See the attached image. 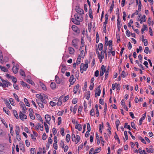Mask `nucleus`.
Returning <instances> with one entry per match:
<instances>
[{
    "label": "nucleus",
    "mask_w": 154,
    "mask_h": 154,
    "mask_svg": "<svg viewBox=\"0 0 154 154\" xmlns=\"http://www.w3.org/2000/svg\"><path fill=\"white\" fill-rule=\"evenodd\" d=\"M72 139L73 141L75 142V144H77L80 141V137L79 135H77L75 136L74 134H72Z\"/></svg>",
    "instance_id": "f257e3e1"
},
{
    "label": "nucleus",
    "mask_w": 154,
    "mask_h": 154,
    "mask_svg": "<svg viewBox=\"0 0 154 154\" xmlns=\"http://www.w3.org/2000/svg\"><path fill=\"white\" fill-rule=\"evenodd\" d=\"M96 54H97L98 58L99 59L100 62L101 63L102 62L103 59L104 57V53L103 51H102L100 53L98 50L96 51Z\"/></svg>",
    "instance_id": "f03ea898"
},
{
    "label": "nucleus",
    "mask_w": 154,
    "mask_h": 154,
    "mask_svg": "<svg viewBox=\"0 0 154 154\" xmlns=\"http://www.w3.org/2000/svg\"><path fill=\"white\" fill-rule=\"evenodd\" d=\"M79 42V40L78 39H74L72 40V45L75 48L78 49L79 48L78 43Z\"/></svg>",
    "instance_id": "7ed1b4c3"
},
{
    "label": "nucleus",
    "mask_w": 154,
    "mask_h": 154,
    "mask_svg": "<svg viewBox=\"0 0 154 154\" xmlns=\"http://www.w3.org/2000/svg\"><path fill=\"white\" fill-rule=\"evenodd\" d=\"M88 67V61L86 60L85 63H82L81 64L80 68L84 69L85 71Z\"/></svg>",
    "instance_id": "20e7f679"
},
{
    "label": "nucleus",
    "mask_w": 154,
    "mask_h": 154,
    "mask_svg": "<svg viewBox=\"0 0 154 154\" xmlns=\"http://www.w3.org/2000/svg\"><path fill=\"white\" fill-rule=\"evenodd\" d=\"M71 28L73 31L76 34H79L80 32V31L79 28L75 25L72 26Z\"/></svg>",
    "instance_id": "39448f33"
},
{
    "label": "nucleus",
    "mask_w": 154,
    "mask_h": 154,
    "mask_svg": "<svg viewBox=\"0 0 154 154\" xmlns=\"http://www.w3.org/2000/svg\"><path fill=\"white\" fill-rule=\"evenodd\" d=\"M2 80L3 83L2 86L3 88L8 87V85L10 86L11 85V83L8 81H6L4 79H2Z\"/></svg>",
    "instance_id": "423d86ee"
},
{
    "label": "nucleus",
    "mask_w": 154,
    "mask_h": 154,
    "mask_svg": "<svg viewBox=\"0 0 154 154\" xmlns=\"http://www.w3.org/2000/svg\"><path fill=\"white\" fill-rule=\"evenodd\" d=\"M100 86L99 85L96 88L95 91V97H97L98 96H99L100 95L101 90L100 89Z\"/></svg>",
    "instance_id": "0eeeda50"
},
{
    "label": "nucleus",
    "mask_w": 154,
    "mask_h": 154,
    "mask_svg": "<svg viewBox=\"0 0 154 154\" xmlns=\"http://www.w3.org/2000/svg\"><path fill=\"white\" fill-rule=\"evenodd\" d=\"M19 116L20 119L22 121H23L24 119H26L27 117V116L21 112H20Z\"/></svg>",
    "instance_id": "6e6552de"
},
{
    "label": "nucleus",
    "mask_w": 154,
    "mask_h": 154,
    "mask_svg": "<svg viewBox=\"0 0 154 154\" xmlns=\"http://www.w3.org/2000/svg\"><path fill=\"white\" fill-rule=\"evenodd\" d=\"M19 69L18 65H14L13 67L12 70L14 74H16L18 72V70Z\"/></svg>",
    "instance_id": "1a4fd4ad"
},
{
    "label": "nucleus",
    "mask_w": 154,
    "mask_h": 154,
    "mask_svg": "<svg viewBox=\"0 0 154 154\" xmlns=\"http://www.w3.org/2000/svg\"><path fill=\"white\" fill-rule=\"evenodd\" d=\"M20 106L22 108V111L23 113L25 112V111L27 110V108L26 107L24 104L23 102L20 103Z\"/></svg>",
    "instance_id": "9d476101"
},
{
    "label": "nucleus",
    "mask_w": 154,
    "mask_h": 154,
    "mask_svg": "<svg viewBox=\"0 0 154 154\" xmlns=\"http://www.w3.org/2000/svg\"><path fill=\"white\" fill-rule=\"evenodd\" d=\"M72 20L74 24L77 25H79L80 24V22L82 21V20H78L75 19L74 18H72Z\"/></svg>",
    "instance_id": "9b49d317"
},
{
    "label": "nucleus",
    "mask_w": 154,
    "mask_h": 154,
    "mask_svg": "<svg viewBox=\"0 0 154 154\" xmlns=\"http://www.w3.org/2000/svg\"><path fill=\"white\" fill-rule=\"evenodd\" d=\"M76 11L79 14L82 15L84 14V11L82 9L78 8L76 9Z\"/></svg>",
    "instance_id": "f8f14e48"
},
{
    "label": "nucleus",
    "mask_w": 154,
    "mask_h": 154,
    "mask_svg": "<svg viewBox=\"0 0 154 154\" xmlns=\"http://www.w3.org/2000/svg\"><path fill=\"white\" fill-rule=\"evenodd\" d=\"M146 116V113L142 115V116L141 117V118L140 119L139 122V125H141L142 124V121L144 120Z\"/></svg>",
    "instance_id": "ddd939ff"
},
{
    "label": "nucleus",
    "mask_w": 154,
    "mask_h": 154,
    "mask_svg": "<svg viewBox=\"0 0 154 154\" xmlns=\"http://www.w3.org/2000/svg\"><path fill=\"white\" fill-rule=\"evenodd\" d=\"M45 118L46 122L49 124V122L51 120V116L48 115H46L45 116Z\"/></svg>",
    "instance_id": "4468645a"
},
{
    "label": "nucleus",
    "mask_w": 154,
    "mask_h": 154,
    "mask_svg": "<svg viewBox=\"0 0 154 154\" xmlns=\"http://www.w3.org/2000/svg\"><path fill=\"white\" fill-rule=\"evenodd\" d=\"M69 81L71 83H72V84H73L75 82V79L74 78L73 75H71Z\"/></svg>",
    "instance_id": "2eb2a0df"
},
{
    "label": "nucleus",
    "mask_w": 154,
    "mask_h": 154,
    "mask_svg": "<svg viewBox=\"0 0 154 154\" xmlns=\"http://www.w3.org/2000/svg\"><path fill=\"white\" fill-rule=\"evenodd\" d=\"M4 101L6 106L10 109H11L12 107L11 106L9 102L7 100H5Z\"/></svg>",
    "instance_id": "dca6fc26"
},
{
    "label": "nucleus",
    "mask_w": 154,
    "mask_h": 154,
    "mask_svg": "<svg viewBox=\"0 0 154 154\" xmlns=\"http://www.w3.org/2000/svg\"><path fill=\"white\" fill-rule=\"evenodd\" d=\"M75 128L80 131L82 130V128L81 124H77L75 125Z\"/></svg>",
    "instance_id": "f3484780"
},
{
    "label": "nucleus",
    "mask_w": 154,
    "mask_h": 154,
    "mask_svg": "<svg viewBox=\"0 0 154 154\" xmlns=\"http://www.w3.org/2000/svg\"><path fill=\"white\" fill-rule=\"evenodd\" d=\"M79 85H76L74 88L73 90V92L75 94H76L79 90Z\"/></svg>",
    "instance_id": "a211bd4d"
},
{
    "label": "nucleus",
    "mask_w": 154,
    "mask_h": 154,
    "mask_svg": "<svg viewBox=\"0 0 154 154\" xmlns=\"http://www.w3.org/2000/svg\"><path fill=\"white\" fill-rule=\"evenodd\" d=\"M35 115L37 119L40 120L42 123H43V122L41 116L39 114L37 113H35Z\"/></svg>",
    "instance_id": "6ab92c4d"
},
{
    "label": "nucleus",
    "mask_w": 154,
    "mask_h": 154,
    "mask_svg": "<svg viewBox=\"0 0 154 154\" xmlns=\"http://www.w3.org/2000/svg\"><path fill=\"white\" fill-rule=\"evenodd\" d=\"M37 102L39 107L41 108H43L44 107V106L41 100L39 101V100H38L37 101Z\"/></svg>",
    "instance_id": "aec40b11"
},
{
    "label": "nucleus",
    "mask_w": 154,
    "mask_h": 154,
    "mask_svg": "<svg viewBox=\"0 0 154 154\" xmlns=\"http://www.w3.org/2000/svg\"><path fill=\"white\" fill-rule=\"evenodd\" d=\"M55 80L57 84H59L60 83V79L57 75H56L55 76Z\"/></svg>",
    "instance_id": "412c9836"
},
{
    "label": "nucleus",
    "mask_w": 154,
    "mask_h": 154,
    "mask_svg": "<svg viewBox=\"0 0 154 154\" xmlns=\"http://www.w3.org/2000/svg\"><path fill=\"white\" fill-rule=\"evenodd\" d=\"M109 67H108V68L104 72L105 73V80H106L108 77L109 75Z\"/></svg>",
    "instance_id": "4be33fe9"
},
{
    "label": "nucleus",
    "mask_w": 154,
    "mask_h": 154,
    "mask_svg": "<svg viewBox=\"0 0 154 154\" xmlns=\"http://www.w3.org/2000/svg\"><path fill=\"white\" fill-rule=\"evenodd\" d=\"M50 86L51 89H54L56 87V85L54 82H52Z\"/></svg>",
    "instance_id": "5701e85b"
},
{
    "label": "nucleus",
    "mask_w": 154,
    "mask_h": 154,
    "mask_svg": "<svg viewBox=\"0 0 154 154\" xmlns=\"http://www.w3.org/2000/svg\"><path fill=\"white\" fill-rule=\"evenodd\" d=\"M16 130L15 131V132L16 133V135H18L19 134V133L20 131V128L19 126H16Z\"/></svg>",
    "instance_id": "b1692460"
},
{
    "label": "nucleus",
    "mask_w": 154,
    "mask_h": 154,
    "mask_svg": "<svg viewBox=\"0 0 154 154\" xmlns=\"http://www.w3.org/2000/svg\"><path fill=\"white\" fill-rule=\"evenodd\" d=\"M10 130V133L12 135H13L14 133L13 126L11 124H9Z\"/></svg>",
    "instance_id": "393cba45"
},
{
    "label": "nucleus",
    "mask_w": 154,
    "mask_h": 154,
    "mask_svg": "<svg viewBox=\"0 0 154 154\" xmlns=\"http://www.w3.org/2000/svg\"><path fill=\"white\" fill-rule=\"evenodd\" d=\"M69 53L70 54H73L74 52V48L71 47H69L68 48Z\"/></svg>",
    "instance_id": "a878e982"
},
{
    "label": "nucleus",
    "mask_w": 154,
    "mask_h": 154,
    "mask_svg": "<svg viewBox=\"0 0 154 154\" xmlns=\"http://www.w3.org/2000/svg\"><path fill=\"white\" fill-rule=\"evenodd\" d=\"M48 96L42 93L41 100H46L48 99Z\"/></svg>",
    "instance_id": "bb28decb"
},
{
    "label": "nucleus",
    "mask_w": 154,
    "mask_h": 154,
    "mask_svg": "<svg viewBox=\"0 0 154 154\" xmlns=\"http://www.w3.org/2000/svg\"><path fill=\"white\" fill-rule=\"evenodd\" d=\"M106 45H109V46H111L112 45V41L111 40H109V41H106L105 42Z\"/></svg>",
    "instance_id": "cd10ccee"
},
{
    "label": "nucleus",
    "mask_w": 154,
    "mask_h": 154,
    "mask_svg": "<svg viewBox=\"0 0 154 154\" xmlns=\"http://www.w3.org/2000/svg\"><path fill=\"white\" fill-rule=\"evenodd\" d=\"M75 17V19H76L77 20H82V17H81L80 16V15L78 14H76L74 15Z\"/></svg>",
    "instance_id": "c85d7f7f"
},
{
    "label": "nucleus",
    "mask_w": 154,
    "mask_h": 154,
    "mask_svg": "<svg viewBox=\"0 0 154 154\" xmlns=\"http://www.w3.org/2000/svg\"><path fill=\"white\" fill-rule=\"evenodd\" d=\"M142 41L143 42L144 45L145 46H146L148 45L147 40L146 39H144L143 38H142Z\"/></svg>",
    "instance_id": "c756f323"
},
{
    "label": "nucleus",
    "mask_w": 154,
    "mask_h": 154,
    "mask_svg": "<svg viewBox=\"0 0 154 154\" xmlns=\"http://www.w3.org/2000/svg\"><path fill=\"white\" fill-rule=\"evenodd\" d=\"M0 68L2 71L5 72H7L8 71V69L4 66H0Z\"/></svg>",
    "instance_id": "7c9ffc66"
},
{
    "label": "nucleus",
    "mask_w": 154,
    "mask_h": 154,
    "mask_svg": "<svg viewBox=\"0 0 154 154\" xmlns=\"http://www.w3.org/2000/svg\"><path fill=\"white\" fill-rule=\"evenodd\" d=\"M44 126L45 127V129L46 132L47 133H48L49 132V128H48V125L45 122H44Z\"/></svg>",
    "instance_id": "2f4dec72"
},
{
    "label": "nucleus",
    "mask_w": 154,
    "mask_h": 154,
    "mask_svg": "<svg viewBox=\"0 0 154 154\" xmlns=\"http://www.w3.org/2000/svg\"><path fill=\"white\" fill-rule=\"evenodd\" d=\"M143 27L141 29V32L142 34L143 33L144 31L147 28V26L146 25L143 24Z\"/></svg>",
    "instance_id": "473e14b6"
},
{
    "label": "nucleus",
    "mask_w": 154,
    "mask_h": 154,
    "mask_svg": "<svg viewBox=\"0 0 154 154\" xmlns=\"http://www.w3.org/2000/svg\"><path fill=\"white\" fill-rule=\"evenodd\" d=\"M103 122L102 123V124L99 125V131L101 133L102 132V129L103 128Z\"/></svg>",
    "instance_id": "72a5a7b5"
},
{
    "label": "nucleus",
    "mask_w": 154,
    "mask_h": 154,
    "mask_svg": "<svg viewBox=\"0 0 154 154\" xmlns=\"http://www.w3.org/2000/svg\"><path fill=\"white\" fill-rule=\"evenodd\" d=\"M13 111L14 116H15V117L17 119H18L19 116L17 114V111L15 110H13Z\"/></svg>",
    "instance_id": "f704fd0d"
},
{
    "label": "nucleus",
    "mask_w": 154,
    "mask_h": 154,
    "mask_svg": "<svg viewBox=\"0 0 154 154\" xmlns=\"http://www.w3.org/2000/svg\"><path fill=\"white\" fill-rule=\"evenodd\" d=\"M70 139V136L69 134H67L66 135V140L67 142H69Z\"/></svg>",
    "instance_id": "c9c22d12"
},
{
    "label": "nucleus",
    "mask_w": 154,
    "mask_h": 154,
    "mask_svg": "<svg viewBox=\"0 0 154 154\" xmlns=\"http://www.w3.org/2000/svg\"><path fill=\"white\" fill-rule=\"evenodd\" d=\"M9 101L11 105L14 106L15 105V103L13 99L10 98L9 99Z\"/></svg>",
    "instance_id": "e433bc0d"
},
{
    "label": "nucleus",
    "mask_w": 154,
    "mask_h": 154,
    "mask_svg": "<svg viewBox=\"0 0 154 154\" xmlns=\"http://www.w3.org/2000/svg\"><path fill=\"white\" fill-rule=\"evenodd\" d=\"M24 101L26 104V105L28 106L29 107L30 106V105L28 102V100L27 99L25 98L24 99Z\"/></svg>",
    "instance_id": "4c0bfd02"
},
{
    "label": "nucleus",
    "mask_w": 154,
    "mask_h": 154,
    "mask_svg": "<svg viewBox=\"0 0 154 154\" xmlns=\"http://www.w3.org/2000/svg\"><path fill=\"white\" fill-rule=\"evenodd\" d=\"M69 95L66 96L64 97V96H63V102H66L69 99Z\"/></svg>",
    "instance_id": "58836bf2"
},
{
    "label": "nucleus",
    "mask_w": 154,
    "mask_h": 154,
    "mask_svg": "<svg viewBox=\"0 0 154 154\" xmlns=\"http://www.w3.org/2000/svg\"><path fill=\"white\" fill-rule=\"evenodd\" d=\"M138 138L141 140V142L144 143L146 144V142L144 139L141 136H139L138 137Z\"/></svg>",
    "instance_id": "ea45409f"
},
{
    "label": "nucleus",
    "mask_w": 154,
    "mask_h": 154,
    "mask_svg": "<svg viewBox=\"0 0 154 154\" xmlns=\"http://www.w3.org/2000/svg\"><path fill=\"white\" fill-rule=\"evenodd\" d=\"M103 47V45L102 43H99L98 45V48L100 51L102 50Z\"/></svg>",
    "instance_id": "a19ab883"
},
{
    "label": "nucleus",
    "mask_w": 154,
    "mask_h": 154,
    "mask_svg": "<svg viewBox=\"0 0 154 154\" xmlns=\"http://www.w3.org/2000/svg\"><path fill=\"white\" fill-rule=\"evenodd\" d=\"M124 128H127L129 130H131V127L130 125H128L127 123H125V124Z\"/></svg>",
    "instance_id": "79ce46f5"
},
{
    "label": "nucleus",
    "mask_w": 154,
    "mask_h": 154,
    "mask_svg": "<svg viewBox=\"0 0 154 154\" xmlns=\"http://www.w3.org/2000/svg\"><path fill=\"white\" fill-rule=\"evenodd\" d=\"M106 67L104 66V65H102L101 67V70L100 71L105 72L106 70Z\"/></svg>",
    "instance_id": "37998d69"
},
{
    "label": "nucleus",
    "mask_w": 154,
    "mask_h": 154,
    "mask_svg": "<svg viewBox=\"0 0 154 154\" xmlns=\"http://www.w3.org/2000/svg\"><path fill=\"white\" fill-rule=\"evenodd\" d=\"M140 19L143 22H146V16L144 15H143Z\"/></svg>",
    "instance_id": "c03bdc74"
},
{
    "label": "nucleus",
    "mask_w": 154,
    "mask_h": 154,
    "mask_svg": "<svg viewBox=\"0 0 154 154\" xmlns=\"http://www.w3.org/2000/svg\"><path fill=\"white\" fill-rule=\"evenodd\" d=\"M90 115L91 116H94L95 115V113L94 111V109H92L90 111Z\"/></svg>",
    "instance_id": "a18cd8bd"
},
{
    "label": "nucleus",
    "mask_w": 154,
    "mask_h": 154,
    "mask_svg": "<svg viewBox=\"0 0 154 154\" xmlns=\"http://www.w3.org/2000/svg\"><path fill=\"white\" fill-rule=\"evenodd\" d=\"M20 74L23 76H25L26 75L24 71L23 70L21 69L20 70Z\"/></svg>",
    "instance_id": "49530a36"
},
{
    "label": "nucleus",
    "mask_w": 154,
    "mask_h": 154,
    "mask_svg": "<svg viewBox=\"0 0 154 154\" xmlns=\"http://www.w3.org/2000/svg\"><path fill=\"white\" fill-rule=\"evenodd\" d=\"M77 107L78 106L77 105H76L74 106L73 110V112L74 114H75L76 113Z\"/></svg>",
    "instance_id": "de8ad7c7"
},
{
    "label": "nucleus",
    "mask_w": 154,
    "mask_h": 154,
    "mask_svg": "<svg viewBox=\"0 0 154 154\" xmlns=\"http://www.w3.org/2000/svg\"><path fill=\"white\" fill-rule=\"evenodd\" d=\"M13 96L15 98V99L17 101V102H19L20 100L19 99L17 95L15 93L13 94Z\"/></svg>",
    "instance_id": "09e8293b"
},
{
    "label": "nucleus",
    "mask_w": 154,
    "mask_h": 154,
    "mask_svg": "<svg viewBox=\"0 0 154 154\" xmlns=\"http://www.w3.org/2000/svg\"><path fill=\"white\" fill-rule=\"evenodd\" d=\"M3 110L5 111V113L8 114V115H10V113L9 112L8 110H7L6 109V108H5L4 107L3 108Z\"/></svg>",
    "instance_id": "8fccbe9b"
},
{
    "label": "nucleus",
    "mask_w": 154,
    "mask_h": 154,
    "mask_svg": "<svg viewBox=\"0 0 154 154\" xmlns=\"http://www.w3.org/2000/svg\"><path fill=\"white\" fill-rule=\"evenodd\" d=\"M117 27L119 29H120L121 28L122 24L121 23L120 21H118V22H117Z\"/></svg>",
    "instance_id": "3c124183"
},
{
    "label": "nucleus",
    "mask_w": 154,
    "mask_h": 154,
    "mask_svg": "<svg viewBox=\"0 0 154 154\" xmlns=\"http://www.w3.org/2000/svg\"><path fill=\"white\" fill-rule=\"evenodd\" d=\"M60 133L63 136H64L65 135L64 129L63 128H60Z\"/></svg>",
    "instance_id": "603ef678"
},
{
    "label": "nucleus",
    "mask_w": 154,
    "mask_h": 154,
    "mask_svg": "<svg viewBox=\"0 0 154 154\" xmlns=\"http://www.w3.org/2000/svg\"><path fill=\"white\" fill-rule=\"evenodd\" d=\"M31 154H35V148H32L31 149Z\"/></svg>",
    "instance_id": "864d4df0"
},
{
    "label": "nucleus",
    "mask_w": 154,
    "mask_h": 154,
    "mask_svg": "<svg viewBox=\"0 0 154 154\" xmlns=\"http://www.w3.org/2000/svg\"><path fill=\"white\" fill-rule=\"evenodd\" d=\"M0 62L2 63H3V57L2 53L0 54Z\"/></svg>",
    "instance_id": "5fc2aeb1"
},
{
    "label": "nucleus",
    "mask_w": 154,
    "mask_h": 154,
    "mask_svg": "<svg viewBox=\"0 0 154 154\" xmlns=\"http://www.w3.org/2000/svg\"><path fill=\"white\" fill-rule=\"evenodd\" d=\"M50 104L51 106H54L57 105V103L52 101H51L50 102Z\"/></svg>",
    "instance_id": "6e6d98bb"
},
{
    "label": "nucleus",
    "mask_w": 154,
    "mask_h": 154,
    "mask_svg": "<svg viewBox=\"0 0 154 154\" xmlns=\"http://www.w3.org/2000/svg\"><path fill=\"white\" fill-rule=\"evenodd\" d=\"M29 116L31 119L34 120L35 119V116L34 115H33V113H29Z\"/></svg>",
    "instance_id": "4d7b16f0"
},
{
    "label": "nucleus",
    "mask_w": 154,
    "mask_h": 154,
    "mask_svg": "<svg viewBox=\"0 0 154 154\" xmlns=\"http://www.w3.org/2000/svg\"><path fill=\"white\" fill-rule=\"evenodd\" d=\"M101 148H98L97 149H96L94 151V154L97 153L98 152H100L101 150Z\"/></svg>",
    "instance_id": "13d9d810"
},
{
    "label": "nucleus",
    "mask_w": 154,
    "mask_h": 154,
    "mask_svg": "<svg viewBox=\"0 0 154 154\" xmlns=\"http://www.w3.org/2000/svg\"><path fill=\"white\" fill-rule=\"evenodd\" d=\"M12 82L14 83H15L17 82V79L14 76H12L11 77Z\"/></svg>",
    "instance_id": "bf43d9fd"
},
{
    "label": "nucleus",
    "mask_w": 154,
    "mask_h": 154,
    "mask_svg": "<svg viewBox=\"0 0 154 154\" xmlns=\"http://www.w3.org/2000/svg\"><path fill=\"white\" fill-rule=\"evenodd\" d=\"M77 102V99L76 98H74L72 100V103L73 104H76Z\"/></svg>",
    "instance_id": "052dcab7"
},
{
    "label": "nucleus",
    "mask_w": 154,
    "mask_h": 154,
    "mask_svg": "<svg viewBox=\"0 0 154 154\" xmlns=\"http://www.w3.org/2000/svg\"><path fill=\"white\" fill-rule=\"evenodd\" d=\"M149 51V49L148 47H146L145 48L144 52L146 54H148Z\"/></svg>",
    "instance_id": "680f3d73"
},
{
    "label": "nucleus",
    "mask_w": 154,
    "mask_h": 154,
    "mask_svg": "<svg viewBox=\"0 0 154 154\" xmlns=\"http://www.w3.org/2000/svg\"><path fill=\"white\" fill-rule=\"evenodd\" d=\"M126 74L125 72V71H123L121 75L123 77V78L125 77V76H126Z\"/></svg>",
    "instance_id": "e2e57ef3"
},
{
    "label": "nucleus",
    "mask_w": 154,
    "mask_h": 154,
    "mask_svg": "<svg viewBox=\"0 0 154 154\" xmlns=\"http://www.w3.org/2000/svg\"><path fill=\"white\" fill-rule=\"evenodd\" d=\"M27 81L30 84H31L32 85H33L34 84V83L33 82V81L31 79H27Z\"/></svg>",
    "instance_id": "0e129e2a"
},
{
    "label": "nucleus",
    "mask_w": 154,
    "mask_h": 154,
    "mask_svg": "<svg viewBox=\"0 0 154 154\" xmlns=\"http://www.w3.org/2000/svg\"><path fill=\"white\" fill-rule=\"evenodd\" d=\"M85 52L83 50L82 51L81 53V56L82 58H84L85 56Z\"/></svg>",
    "instance_id": "69168bd1"
},
{
    "label": "nucleus",
    "mask_w": 154,
    "mask_h": 154,
    "mask_svg": "<svg viewBox=\"0 0 154 154\" xmlns=\"http://www.w3.org/2000/svg\"><path fill=\"white\" fill-rule=\"evenodd\" d=\"M124 135L125 138V139L126 140H128V136L127 134V132L125 131L124 132Z\"/></svg>",
    "instance_id": "338daca9"
},
{
    "label": "nucleus",
    "mask_w": 154,
    "mask_h": 154,
    "mask_svg": "<svg viewBox=\"0 0 154 154\" xmlns=\"http://www.w3.org/2000/svg\"><path fill=\"white\" fill-rule=\"evenodd\" d=\"M46 138H47V137H46V134L45 133H44L43 134L42 136V139L43 140H45L46 139Z\"/></svg>",
    "instance_id": "774afa93"
}]
</instances>
